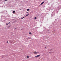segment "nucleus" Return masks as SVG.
Segmentation results:
<instances>
[{
	"instance_id": "obj_1",
	"label": "nucleus",
	"mask_w": 61,
	"mask_h": 61,
	"mask_svg": "<svg viewBox=\"0 0 61 61\" xmlns=\"http://www.w3.org/2000/svg\"><path fill=\"white\" fill-rule=\"evenodd\" d=\"M61 0H58V2L59 1V3L58 5V6L59 7H57L55 8H54V11L52 13V14H51L52 16H54L55 15V14L58 13L59 9H61V1H60Z\"/></svg>"
},
{
	"instance_id": "obj_2",
	"label": "nucleus",
	"mask_w": 61,
	"mask_h": 61,
	"mask_svg": "<svg viewBox=\"0 0 61 61\" xmlns=\"http://www.w3.org/2000/svg\"><path fill=\"white\" fill-rule=\"evenodd\" d=\"M1 13H5V14H7V12L6 11V10H4V11L1 12Z\"/></svg>"
},
{
	"instance_id": "obj_3",
	"label": "nucleus",
	"mask_w": 61,
	"mask_h": 61,
	"mask_svg": "<svg viewBox=\"0 0 61 61\" xmlns=\"http://www.w3.org/2000/svg\"><path fill=\"white\" fill-rule=\"evenodd\" d=\"M40 56V54L38 55L37 56H36L35 57H36V58L38 57H39V56Z\"/></svg>"
},
{
	"instance_id": "obj_4",
	"label": "nucleus",
	"mask_w": 61,
	"mask_h": 61,
	"mask_svg": "<svg viewBox=\"0 0 61 61\" xmlns=\"http://www.w3.org/2000/svg\"><path fill=\"white\" fill-rule=\"evenodd\" d=\"M54 53V52H48L47 53Z\"/></svg>"
},
{
	"instance_id": "obj_5",
	"label": "nucleus",
	"mask_w": 61,
	"mask_h": 61,
	"mask_svg": "<svg viewBox=\"0 0 61 61\" xmlns=\"http://www.w3.org/2000/svg\"><path fill=\"white\" fill-rule=\"evenodd\" d=\"M51 50H52V49H49V50H48V51H51Z\"/></svg>"
},
{
	"instance_id": "obj_6",
	"label": "nucleus",
	"mask_w": 61,
	"mask_h": 61,
	"mask_svg": "<svg viewBox=\"0 0 61 61\" xmlns=\"http://www.w3.org/2000/svg\"><path fill=\"white\" fill-rule=\"evenodd\" d=\"M43 3H44V2L43 1V2H42L41 4V5H43Z\"/></svg>"
},
{
	"instance_id": "obj_7",
	"label": "nucleus",
	"mask_w": 61,
	"mask_h": 61,
	"mask_svg": "<svg viewBox=\"0 0 61 61\" xmlns=\"http://www.w3.org/2000/svg\"><path fill=\"white\" fill-rule=\"evenodd\" d=\"M15 13V11L14 10L13 11V13Z\"/></svg>"
},
{
	"instance_id": "obj_8",
	"label": "nucleus",
	"mask_w": 61,
	"mask_h": 61,
	"mask_svg": "<svg viewBox=\"0 0 61 61\" xmlns=\"http://www.w3.org/2000/svg\"><path fill=\"white\" fill-rule=\"evenodd\" d=\"M39 53V52H35L34 54H37V53Z\"/></svg>"
},
{
	"instance_id": "obj_9",
	"label": "nucleus",
	"mask_w": 61,
	"mask_h": 61,
	"mask_svg": "<svg viewBox=\"0 0 61 61\" xmlns=\"http://www.w3.org/2000/svg\"><path fill=\"white\" fill-rule=\"evenodd\" d=\"M29 10V9H27V11H28Z\"/></svg>"
},
{
	"instance_id": "obj_10",
	"label": "nucleus",
	"mask_w": 61,
	"mask_h": 61,
	"mask_svg": "<svg viewBox=\"0 0 61 61\" xmlns=\"http://www.w3.org/2000/svg\"><path fill=\"white\" fill-rule=\"evenodd\" d=\"M36 17H35L34 19L36 20Z\"/></svg>"
},
{
	"instance_id": "obj_11",
	"label": "nucleus",
	"mask_w": 61,
	"mask_h": 61,
	"mask_svg": "<svg viewBox=\"0 0 61 61\" xmlns=\"http://www.w3.org/2000/svg\"><path fill=\"white\" fill-rule=\"evenodd\" d=\"M29 58V56H27V58Z\"/></svg>"
},
{
	"instance_id": "obj_12",
	"label": "nucleus",
	"mask_w": 61,
	"mask_h": 61,
	"mask_svg": "<svg viewBox=\"0 0 61 61\" xmlns=\"http://www.w3.org/2000/svg\"><path fill=\"white\" fill-rule=\"evenodd\" d=\"M28 15H29V14H28L27 15H26L25 16V17H26V16H28Z\"/></svg>"
},
{
	"instance_id": "obj_13",
	"label": "nucleus",
	"mask_w": 61,
	"mask_h": 61,
	"mask_svg": "<svg viewBox=\"0 0 61 61\" xmlns=\"http://www.w3.org/2000/svg\"><path fill=\"white\" fill-rule=\"evenodd\" d=\"M25 17H23V18H22L21 19H23V18H24Z\"/></svg>"
},
{
	"instance_id": "obj_14",
	"label": "nucleus",
	"mask_w": 61,
	"mask_h": 61,
	"mask_svg": "<svg viewBox=\"0 0 61 61\" xmlns=\"http://www.w3.org/2000/svg\"><path fill=\"white\" fill-rule=\"evenodd\" d=\"M6 25H8V24L6 23Z\"/></svg>"
},
{
	"instance_id": "obj_15",
	"label": "nucleus",
	"mask_w": 61,
	"mask_h": 61,
	"mask_svg": "<svg viewBox=\"0 0 61 61\" xmlns=\"http://www.w3.org/2000/svg\"><path fill=\"white\" fill-rule=\"evenodd\" d=\"M29 34H31V32H30L29 33Z\"/></svg>"
},
{
	"instance_id": "obj_16",
	"label": "nucleus",
	"mask_w": 61,
	"mask_h": 61,
	"mask_svg": "<svg viewBox=\"0 0 61 61\" xmlns=\"http://www.w3.org/2000/svg\"><path fill=\"white\" fill-rule=\"evenodd\" d=\"M28 38V39H30V38L29 37Z\"/></svg>"
},
{
	"instance_id": "obj_17",
	"label": "nucleus",
	"mask_w": 61,
	"mask_h": 61,
	"mask_svg": "<svg viewBox=\"0 0 61 61\" xmlns=\"http://www.w3.org/2000/svg\"><path fill=\"white\" fill-rule=\"evenodd\" d=\"M10 22H9V23H8V24H10Z\"/></svg>"
},
{
	"instance_id": "obj_18",
	"label": "nucleus",
	"mask_w": 61,
	"mask_h": 61,
	"mask_svg": "<svg viewBox=\"0 0 61 61\" xmlns=\"http://www.w3.org/2000/svg\"><path fill=\"white\" fill-rule=\"evenodd\" d=\"M7 43H8V41H7Z\"/></svg>"
},
{
	"instance_id": "obj_19",
	"label": "nucleus",
	"mask_w": 61,
	"mask_h": 61,
	"mask_svg": "<svg viewBox=\"0 0 61 61\" xmlns=\"http://www.w3.org/2000/svg\"><path fill=\"white\" fill-rule=\"evenodd\" d=\"M7 0H5V1H7Z\"/></svg>"
},
{
	"instance_id": "obj_20",
	"label": "nucleus",
	"mask_w": 61,
	"mask_h": 61,
	"mask_svg": "<svg viewBox=\"0 0 61 61\" xmlns=\"http://www.w3.org/2000/svg\"><path fill=\"white\" fill-rule=\"evenodd\" d=\"M9 27H10V26H9L8 27V28H9Z\"/></svg>"
},
{
	"instance_id": "obj_21",
	"label": "nucleus",
	"mask_w": 61,
	"mask_h": 61,
	"mask_svg": "<svg viewBox=\"0 0 61 61\" xmlns=\"http://www.w3.org/2000/svg\"><path fill=\"white\" fill-rule=\"evenodd\" d=\"M55 20H56V19H55Z\"/></svg>"
},
{
	"instance_id": "obj_22",
	"label": "nucleus",
	"mask_w": 61,
	"mask_h": 61,
	"mask_svg": "<svg viewBox=\"0 0 61 61\" xmlns=\"http://www.w3.org/2000/svg\"><path fill=\"white\" fill-rule=\"evenodd\" d=\"M16 28H15V29H16Z\"/></svg>"
},
{
	"instance_id": "obj_23",
	"label": "nucleus",
	"mask_w": 61,
	"mask_h": 61,
	"mask_svg": "<svg viewBox=\"0 0 61 61\" xmlns=\"http://www.w3.org/2000/svg\"><path fill=\"white\" fill-rule=\"evenodd\" d=\"M45 48H46V47H45Z\"/></svg>"
},
{
	"instance_id": "obj_24",
	"label": "nucleus",
	"mask_w": 61,
	"mask_h": 61,
	"mask_svg": "<svg viewBox=\"0 0 61 61\" xmlns=\"http://www.w3.org/2000/svg\"><path fill=\"white\" fill-rule=\"evenodd\" d=\"M21 2H22V1H21Z\"/></svg>"
},
{
	"instance_id": "obj_25",
	"label": "nucleus",
	"mask_w": 61,
	"mask_h": 61,
	"mask_svg": "<svg viewBox=\"0 0 61 61\" xmlns=\"http://www.w3.org/2000/svg\"><path fill=\"white\" fill-rule=\"evenodd\" d=\"M27 13H28V12H27Z\"/></svg>"
}]
</instances>
